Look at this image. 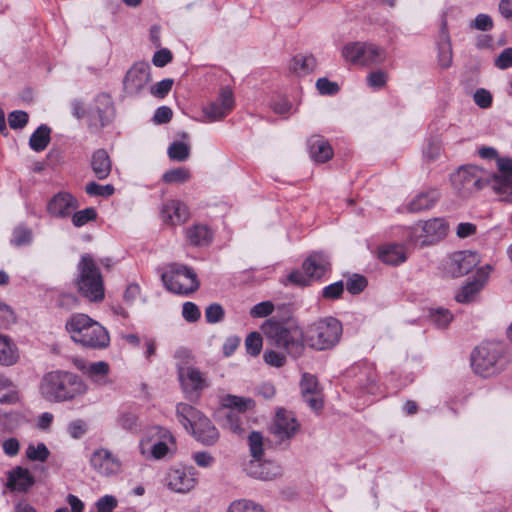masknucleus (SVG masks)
<instances>
[{"instance_id":"393cba45","label":"nucleus","mask_w":512,"mask_h":512,"mask_svg":"<svg viewBox=\"0 0 512 512\" xmlns=\"http://www.w3.org/2000/svg\"><path fill=\"white\" fill-rule=\"evenodd\" d=\"M303 270L312 279L321 278L330 268V263L323 253L311 254L303 263Z\"/></svg>"},{"instance_id":"4468645a","label":"nucleus","mask_w":512,"mask_h":512,"mask_svg":"<svg viewBox=\"0 0 512 512\" xmlns=\"http://www.w3.org/2000/svg\"><path fill=\"white\" fill-rule=\"evenodd\" d=\"M178 375L183 391L191 399L198 398L201 391L207 387L206 378L195 367L182 366L178 370Z\"/></svg>"},{"instance_id":"b1692460","label":"nucleus","mask_w":512,"mask_h":512,"mask_svg":"<svg viewBox=\"0 0 512 512\" xmlns=\"http://www.w3.org/2000/svg\"><path fill=\"white\" fill-rule=\"evenodd\" d=\"M246 473L256 479L272 480L281 474V468L278 464L272 461L250 460L245 465Z\"/></svg>"},{"instance_id":"0eeeda50","label":"nucleus","mask_w":512,"mask_h":512,"mask_svg":"<svg viewBox=\"0 0 512 512\" xmlns=\"http://www.w3.org/2000/svg\"><path fill=\"white\" fill-rule=\"evenodd\" d=\"M450 181L456 194L462 198L473 196L488 183L483 171L472 165L459 168L451 174Z\"/></svg>"},{"instance_id":"c9c22d12","label":"nucleus","mask_w":512,"mask_h":512,"mask_svg":"<svg viewBox=\"0 0 512 512\" xmlns=\"http://www.w3.org/2000/svg\"><path fill=\"white\" fill-rule=\"evenodd\" d=\"M317 62L313 55H296L289 64V69L299 75L304 76L314 71Z\"/></svg>"},{"instance_id":"e433bc0d","label":"nucleus","mask_w":512,"mask_h":512,"mask_svg":"<svg viewBox=\"0 0 512 512\" xmlns=\"http://www.w3.org/2000/svg\"><path fill=\"white\" fill-rule=\"evenodd\" d=\"M19 401V393L10 378L0 372V403L15 404Z\"/></svg>"},{"instance_id":"cd10ccee","label":"nucleus","mask_w":512,"mask_h":512,"mask_svg":"<svg viewBox=\"0 0 512 512\" xmlns=\"http://www.w3.org/2000/svg\"><path fill=\"white\" fill-rule=\"evenodd\" d=\"M438 63L442 68H448L452 63V48L447 22L445 20L442 22L439 34Z\"/></svg>"},{"instance_id":"de8ad7c7","label":"nucleus","mask_w":512,"mask_h":512,"mask_svg":"<svg viewBox=\"0 0 512 512\" xmlns=\"http://www.w3.org/2000/svg\"><path fill=\"white\" fill-rule=\"evenodd\" d=\"M263 345V340L259 332H251L245 339V349L251 356L260 354Z\"/></svg>"},{"instance_id":"20e7f679","label":"nucleus","mask_w":512,"mask_h":512,"mask_svg":"<svg viewBox=\"0 0 512 512\" xmlns=\"http://www.w3.org/2000/svg\"><path fill=\"white\" fill-rule=\"evenodd\" d=\"M176 417L183 427L204 445H213L219 433L211 421L195 407L187 403L176 406Z\"/></svg>"},{"instance_id":"f704fd0d","label":"nucleus","mask_w":512,"mask_h":512,"mask_svg":"<svg viewBox=\"0 0 512 512\" xmlns=\"http://www.w3.org/2000/svg\"><path fill=\"white\" fill-rule=\"evenodd\" d=\"M97 102L101 104V107L97 105L91 110V118L98 121L101 126H105L111 121L113 116L110 97L107 95H101L97 98Z\"/></svg>"},{"instance_id":"4c0bfd02","label":"nucleus","mask_w":512,"mask_h":512,"mask_svg":"<svg viewBox=\"0 0 512 512\" xmlns=\"http://www.w3.org/2000/svg\"><path fill=\"white\" fill-rule=\"evenodd\" d=\"M222 405L224 408L229 409V411H238L243 413L245 411L251 410L255 406V402L251 398L239 397L235 395H226L222 398Z\"/></svg>"},{"instance_id":"49530a36","label":"nucleus","mask_w":512,"mask_h":512,"mask_svg":"<svg viewBox=\"0 0 512 512\" xmlns=\"http://www.w3.org/2000/svg\"><path fill=\"white\" fill-rule=\"evenodd\" d=\"M25 454L31 461L45 462L50 456V451L44 443H31L27 446Z\"/></svg>"},{"instance_id":"0e129e2a","label":"nucleus","mask_w":512,"mask_h":512,"mask_svg":"<svg viewBox=\"0 0 512 512\" xmlns=\"http://www.w3.org/2000/svg\"><path fill=\"white\" fill-rule=\"evenodd\" d=\"M470 26L479 31H489L493 28V20L487 14H478Z\"/></svg>"},{"instance_id":"4be33fe9","label":"nucleus","mask_w":512,"mask_h":512,"mask_svg":"<svg viewBox=\"0 0 512 512\" xmlns=\"http://www.w3.org/2000/svg\"><path fill=\"white\" fill-rule=\"evenodd\" d=\"M35 484V478L24 467L16 466L7 472L6 487L11 492L27 493Z\"/></svg>"},{"instance_id":"ea45409f","label":"nucleus","mask_w":512,"mask_h":512,"mask_svg":"<svg viewBox=\"0 0 512 512\" xmlns=\"http://www.w3.org/2000/svg\"><path fill=\"white\" fill-rule=\"evenodd\" d=\"M51 129L47 125L39 126L30 136L29 145L36 152L43 151L50 142Z\"/></svg>"},{"instance_id":"c03bdc74","label":"nucleus","mask_w":512,"mask_h":512,"mask_svg":"<svg viewBox=\"0 0 512 512\" xmlns=\"http://www.w3.org/2000/svg\"><path fill=\"white\" fill-rule=\"evenodd\" d=\"M227 512H266L264 508L249 499H237L230 503Z\"/></svg>"},{"instance_id":"6e6d98bb","label":"nucleus","mask_w":512,"mask_h":512,"mask_svg":"<svg viewBox=\"0 0 512 512\" xmlns=\"http://www.w3.org/2000/svg\"><path fill=\"white\" fill-rule=\"evenodd\" d=\"M88 195L91 196H110L114 193V187L112 185H99L96 182H90L85 188Z\"/></svg>"},{"instance_id":"09e8293b","label":"nucleus","mask_w":512,"mask_h":512,"mask_svg":"<svg viewBox=\"0 0 512 512\" xmlns=\"http://www.w3.org/2000/svg\"><path fill=\"white\" fill-rule=\"evenodd\" d=\"M224 426L235 434H241L244 432L243 421L234 411H227L224 419Z\"/></svg>"},{"instance_id":"7c9ffc66","label":"nucleus","mask_w":512,"mask_h":512,"mask_svg":"<svg viewBox=\"0 0 512 512\" xmlns=\"http://www.w3.org/2000/svg\"><path fill=\"white\" fill-rule=\"evenodd\" d=\"M19 360V350L12 339L0 334V365L9 367Z\"/></svg>"},{"instance_id":"aec40b11","label":"nucleus","mask_w":512,"mask_h":512,"mask_svg":"<svg viewBox=\"0 0 512 512\" xmlns=\"http://www.w3.org/2000/svg\"><path fill=\"white\" fill-rule=\"evenodd\" d=\"M302 396L311 409L319 411L323 407V394L317 378L304 373L300 383Z\"/></svg>"},{"instance_id":"72a5a7b5","label":"nucleus","mask_w":512,"mask_h":512,"mask_svg":"<svg viewBox=\"0 0 512 512\" xmlns=\"http://www.w3.org/2000/svg\"><path fill=\"white\" fill-rule=\"evenodd\" d=\"M378 255L381 261L389 265H398L406 260V252L403 246L398 244L382 246Z\"/></svg>"},{"instance_id":"1a4fd4ad","label":"nucleus","mask_w":512,"mask_h":512,"mask_svg":"<svg viewBox=\"0 0 512 512\" xmlns=\"http://www.w3.org/2000/svg\"><path fill=\"white\" fill-rule=\"evenodd\" d=\"M161 278L165 287L177 294H189L199 287L196 274L184 265L170 264Z\"/></svg>"},{"instance_id":"3c124183","label":"nucleus","mask_w":512,"mask_h":512,"mask_svg":"<svg viewBox=\"0 0 512 512\" xmlns=\"http://www.w3.org/2000/svg\"><path fill=\"white\" fill-rule=\"evenodd\" d=\"M88 430L87 423L82 419H76L71 421L67 426V432L73 439L82 438Z\"/></svg>"},{"instance_id":"603ef678","label":"nucleus","mask_w":512,"mask_h":512,"mask_svg":"<svg viewBox=\"0 0 512 512\" xmlns=\"http://www.w3.org/2000/svg\"><path fill=\"white\" fill-rule=\"evenodd\" d=\"M118 425L128 431H136L138 428V417L132 412H123L117 419Z\"/></svg>"},{"instance_id":"c756f323","label":"nucleus","mask_w":512,"mask_h":512,"mask_svg":"<svg viewBox=\"0 0 512 512\" xmlns=\"http://www.w3.org/2000/svg\"><path fill=\"white\" fill-rule=\"evenodd\" d=\"M91 167L99 180L106 179L112 169V163L106 150L98 149L92 155Z\"/></svg>"},{"instance_id":"f257e3e1","label":"nucleus","mask_w":512,"mask_h":512,"mask_svg":"<svg viewBox=\"0 0 512 512\" xmlns=\"http://www.w3.org/2000/svg\"><path fill=\"white\" fill-rule=\"evenodd\" d=\"M39 390L50 402H64L84 395L88 387L76 374L66 371H51L45 374Z\"/></svg>"},{"instance_id":"e2e57ef3","label":"nucleus","mask_w":512,"mask_h":512,"mask_svg":"<svg viewBox=\"0 0 512 512\" xmlns=\"http://www.w3.org/2000/svg\"><path fill=\"white\" fill-rule=\"evenodd\" d=\"M316 87L322 95H333L339 90L338 84L328 80L327 78H319L316 82Z\"/></svg>"},{"instance_id":"f3484780","label":"nucleus","mask_w":512,"mask_h":512,"mask_svg":"<svg viewBox=\"0 0 512 512\" xmlns=\"http://www.w3.org/2000/svg\"><path fill=\"white\" fill-rule=\"evenodd\" d=\"M479 262L476 252L460 251L450 257L446 269L452 277H461L468 274Z\"/></svg>"},{"instance_id":"37998d69","label":"nucleus","mask_w":512,"mask_h":512,"mask_svg":"<svg viewBox=\"0 0 512 512\" xmlns=\"http://www.w3.org/2000/svg\"><path fill=\"white\" fill-rule=\"evenodd\" d=\"M426 227L424 221H419L410 227L408 232V242L415 246H427L430 242H424L426 240Z\"/></svg>"},{"instance_id":"2f4dec72","label":"nucleus","mask_w":512,"mask_h":512,"mask_svg":"<svg viewBox=\"0 0 512 512\" xmlns=\"http://www.w3.org/2000/svg\"><path fill=\"white\" fill-rule=\"evenodd\" d=\"M424 223L426 227L424 242H430V245L442 240L448 233V223L444 218H433Z\"/></svg>"},{"instance_id":"58836bf2","label":"nucleus","mask_w":512,"mask_h":512,"mask_svg":"<svg viewBox=\"0 0 512 512\" xmlns=\"http://www.w3.org/2000/svg\"><path fill=\"white\" fill-rule=\"evenodd\" d=\"M188 241L195 246H203L210 243L212 233L205 225H195L186 232Z\"/></svg>"},{"instance_id":"6e6552de","label":"nucleus","mask_w":512,"mask_h":512,"mask_svg":"<svg viewBox=\"0 0 512 512\" xmlns=\"http://www.w3.org/2000/svg\"><path fill=\"white\" fill-rule=\"evenodd\" d=\"M502 347L497 343H484L476 347L471 355L474 372L482 377H490L500 371Z\"/></svg>"},{"instance_id":"473e14b6","label":"nucleus","mask_w":512,"mask_h":512,"mask_svg":"<svg viewBox=\"0 0 512 512\" xmlns=\"http://www.w3.org/2000/svg\"><path fill=\"white\" fill-rule=\"evenodd\" d=\"M80 370L98 386L108 383L109 365L104 361L88 363V366L80 367Z\"/></svg>"},{"instance_id":"423d86ee","label":"nucleus","mask_w":512,"mask_h":512,"mask_svg":"<svg viewBox=\"0 0 512 512\" xmlns=\"http://www.w3.org/2000/svg\"><path fill=\"white\" fill-rule=\"evenodd\" d=\"M78 291L91 302H101L105 296L101 272L90 255H83L78 264Z\"/></svg>"},{"instance_id":"c85d7f7f","label":"nucleus","mask_w":512,"mask_h":512,"mask_svg":"<svg viewBox=\"0 0 512 512\" xmlns=\"http://www.w3.org/2000/svg\"><path fill=\"white\" fill-rule=\"evenodd\" d=\"M440 198L438 189H429L418 193L409 203L408 210L411 212H419L425 209H430Z\"/></svg>"},{"instance_id":"5701e85b","label":"nucleus","mask_w":512,"mask_h":512,"mask_svg":"<svg viewBox=\"0 0 512 512\" xmlns=\"http://www.w3.org/2000/svg\"><path fill=\"white\" fill-rule=\"evenodd\" d=\"M77 207L78 202L73 195L68 192H59L48 202L47 211L54 217L65 218L70 216Z\"/></svg>"},{"instance_id":"bf43d9fd","label":"nucleus","mask_w":512,"mask_h":512,"mask_svg":"<svg viewBox=\"0 0 512 512\" xmlns=\"http://www.w3.org/2000/svg\"><path fill=\"white\" fill-rule=\"evenodd\" d=\"M224 317V309L221 305L214 303L205 310V318L208 323L220 322Z\"/></svg>"},{"instance_id":"052dcab7","label":"nucleus","mask_w":512,"mask_h":512,"mask_svg":"<svg viewBox=\"0 0 512 512\" xmlns=\"http://www.w3.org/2000/svg\"><path fill=\"white\" fill-rule=\"evenodd\" d=\"M182 316L186 321L192 323L200 318L201 312L195 303L185 302L182 307Z\"/></svg>"},{"instance_id":"dca6fc26","label":"nucleus","mask_w":512,"mask_h":512,"mask_svg":"<svg viewBox=\"0 0 512 512\" xmlns=\"http://www.w3.org/2000/svg\"><path fill=\"white\" fill-rule=\"evenodd\" d=\"M234 97L232 91L225 87L221 89L218 98L203 107L204 116L209 122L223 119L234 108Z\"/></svg>"},{"instance_id":"9d476101","label":"nucleus","mask_w":512,"mask_h":512,"mask_svg":"<svg viewBox=\"0 0 512 512\" xmlns=\"http://www.w3.org/2000/svg\"><path fill=\"white\" fill-rule=\"evenodd\" d=\"M342 56L354 65L371 66L382 63L386 53L384 49L373 43L351 42L343 47Z\"/></svg>"},{"instance_id":"69168bd1","label":"nucleus","mask_w":512,"mask_h":512,"mask_svg":"<svg viewBox=\"0 0 512 512\" xmlns=\"http://www.w3.org/2000/svg\"><path fill=\"white\" fill-rule=\"evenodd\" d=\"M474 102L483 109L489 108L492 104V95L491 93L483 88H480L475 91L473 95Z\"/></svg>"},{"instance_id":"774afa93","label":"nucleus","mask_w":512,"mask_h":512,"mask_svg":"<svg viewBox=\"0 0 512 512\" xmlns=\"http://www.w3.org/2000/svg\"><path fill=\"white\" fill-rule=\"evenodd\" d=\"M494 63L497 68L503 70L512 67V47L504 49Z\"/></svg>"},{"instance_id":"bb28decb","label":"nucleus","mask_w":512,"mask_h":512,"mask_svg":"<svg viewBox=\"0 0 512 512\" xmlns=\"http://www.w3.org/2000/svg\"><path fill=\"white\" fill-rule=\"evenodd\" d=\"M308 145L310 156L316 162L324 163L333 156L331 145L321 136H312Z\"/></svg>"},{"instance_id":"f8f14e48","label":"nucleus","mask_w":512,"mask_h":512,"mask_svg":"<svg viewBox=\"0 0 512 512\" xmlns=\"http://www.w3.org/2000/svg\"><path fill=\"white\" fill-rule=\"evenodd\" d=\"M496 166L490 185L501 201L512 203V158L498 157Z\"/></svg>"},{"instance_id":"a18cd8bd","label":"nucleus","mask_w":512,"mask_h":512,"mask_svg":"<svg viewBox=\"0 0 512 512\" xmlns=\"http://www.w3.org/2000/svg\"><path fill=\"white\" fill-rule=\"evenodd\" d=\"M167 153L171 160L183 162L190 155V146L187 143L175 141L171 143Z\"/></svg>"},{"instance_id":"a211bd4d","label":"nucleus","mask_w":512,"mask_h":512,"mask_svg":"<svg viewBox=\"0 0 512 512\" xmlns=\"http://www.w3.org/2000/svg\"><path fill=\"white\" fill-rule=\"evenodd\" d=\"M491 267L489 265L480 268L472 281L467 282L456 294L455 299L459 303L474 301L488 281Z\"/></svg>"},{"instance_id":"13d9d810","label":"nucleus","mask_w":512,"mask_h":512,"mask_svg":"<svg viewBox=\"0 0 512 512\" xmlns=\"http://www.w3.org/2000/svg\"><path fill=\"white\" fill-rule=\"evenodd\" d=\"M441 145L438 140H430L423 149V156L428 161L438 159L441 154Z\"/></svg>"},{"instance_id":"680f3d73","label":"nucleus","mask_w":512,"mask_h":512,"mask_svg":"<svg viewBox=\"0 0 512 512\" xmlns=\"http://www.w3.org/2000/svg\"><path fill=\"white\" fill-rule=\"evenodd\" d=\"M263 359L268 365L277 368L284 366L286 363V357L282 353L274 350H267L263 354Z\"/></svg>"},{"instance_id":"2eb2a0df","label":"nucleus","mask_w":512,"mask_h":512,"mask_svg":"<svg viewBox=\"0 0 512 512\" xmlns=\"http://www.w3.org/2000/svg\"><path fill=\"white\" fill-rule=\"evenodd\" d=\"M150 66L146 62L135 63L126 73L123 84L130 95L139 94L150 82Z\"/></svg>"},{"instance_id":"412c9836","label":"nucleus","mask_w":512,"mask_h":512,"mask_svg":"<svg viewBox=\"0 0 512 512\" xmlns=\"http://www.w3.org/2000/svg\"><path fill=\"white\" fill-rule=\"evenodd\" d=\"M166 483L171 490L186 493L196 486L197 478L192 469H172L166 476Z\"/></svg>"},{"instance_id":"f03ea898","label":"nucleus","mask_w":512,"mask_h":512,"mask_svg":"<svg viewBox=\"0 0 512 512\" xmlns=\"http://www.w3.org/2000/svg\"><path fill=\"white\" fill-rule=\"evenodd\" d=\"M65 329L70 338L83 347L103 349L110 343L106 328L83 313L72 314L66 321Z\"/></svg>"},{"instance_id":"338daca9","label":"nucleus","mask_w":512,"mask_h":512,"mask_svg":"<svg viewBox=\"0 0 512 512\" xmlns=\"http://www.w3.org/2000/svg\"><path fill=\"white\" fill-rule=\"evenodd\" d=\"M367 285V281L363 276L354 275L347 283L346 288L352 294H358L364 290Z\"/></svg>"},{"instance_id":"5fc2aeb1","label":"nucleus","mask_w":512,"mask_h":512,"mask_svg":"<svg viewBox=\"0 0 512 512\" xmlns=\"http://www.w3.org/2000/svg\"><path fill=\"white\" fill-rule=\"evenodd\" d=\"M29 116L25 111L16 110L8 115L9 126L12 129H22L28 123Z\"/></svg>"},{"instance_id":"4d7b16f0","label":"nucleus","mask_w":512,"mask_h":512,"mask_svg":"<svg viewBox=\"0 0 512 512\" xmlns=\"http://www.w3.org/2000/svg\"><path fill=\"white\" fill-rule=\"evenodd\" d=\"M274 311V305L271 301H263L254 305L250 310V315L254 318H262L270 315Z\"/></svg>"},{"instance_id":"a19ab883","label":"nucleus","mask_w":512,"mask_h":512,"mask_svg":"<svg viewBox=\"0 0 512 512\" xmlns=\"http://www.w3.org/2000/svg\"><path fill=\"white\" fill-rule=\"evenodd\" d=\"M248 446L251 460H259L264 456V437L258 431H252L248 436Z\"/></svg>"},{"instance_id":"864d4df0","label":"nucleus","mask_w":512,"mask_h":512,"mask_svg":"<svg viewBox=\"0 0 512 512\" xmlns=\"http://www.w3.org/2000/svg\"><path fill=\"white\" fill-rule=\"evenodd\" d=\"M96 218V211L94 208H86L81 211L75 212L72 216V222L76 227H81L91 220Z\"/></svg>"},{"instance_id":"7ed1b4c3","label":"nucleus","mask_w":512,"mask_h":512,"mask_svg":"<svg viewBox=\"0 0 512 512\" xmlns=\"http://www.w3.org/2000/svg\"><path fill=\"white\" fill-rule=\"evenodd\" d=\"M262 330L270 343L284 350L293 358H298L305 351V331L298 326H284L281 323L267 321Z\"/></svg>"},{"instance_id":"9b49d317","label":"nucleus","mask_w":512,"mask_h":512,"mask_svg":"<svg viewBox=\"0 0 512 512\" xmlns=\"http://www.w3.org/2000/svg\"><path fill=\"white\" fill-rule=\"evenodd\" d=\"M301 425L295 415L284 408H279L269 427L270 434L279 443H289L300 431Z\"/></svg>"},{"instance_id":"39448f33","label":"nucleus","mask_w":512,"mask_h":512,"mask_svg":"<svg viewBox=\"0 0 512 512\" xmlns=\"http://www.w3.org/2000/svg\"><path fill=\"white\" fill-rule=\"evenodd\" d=\"M342 335V324L334 317L319 319L305 329V342L308 347L317 351L333 348Z\"/></svg>"},{"instance_id":"6ab92c4d","label":"nucleus","mask_w":512,"mask_h":512,"mask_svg":"<svg viewBox=\"0 0 512 512\" xmlns=\"http://www.w3.org/2000/svg\"><path fill=\"white\" fill-rule=\"evenodd\" d=\"M151 439L155 441L150 447V453L154 459H162L176 448L175 438L164 428L154 427L151 430Z\"/></svg>"},{"instance_id":"ddd939ff","label":"nucleus","mask_w":512,"mask_h":512,"mask_svg":"<svg viewBox=\"0 0 512 512\" xmlns=\"http://www.w3.org/2000/svg\"><path fill=\"white\" fill-rule=\"evenodd\" d=\"M89 463L91 468L103 477L116 476L123 469L120 457L106 447L95 449L90 456Z\"/></svg>"},{"instance_id":"a878e982","label":"nucleus","mask_w":512,"mask_h":512,"mask_svg":"<svg viewBox=\"0 0 512 512\" xmlns=\"http://www.w3.org/2000/svg\"><path fill=\"white\" fill-rule=\"evenodd\" d=\"M161 214L166 223L178 224L187 220L188 209L178 200H169L163 205Z\"/></svg>"},{"instance_id":"8fccbe9b","label":"nucleus","mask_w":512,"mask_h":512,"mask_svg":"<svg viewBox=\"0 0 512 512\" xmlns=\"http://www.w3.org/2000/svg\"><path fill=\"white\" fill-rule=\"evenodd\" d=\"M430 317L432 322L440 328L447 327L453 319L450 311L443 308H438L431 311Z\"/></svg>"},{"instance_id":"79ce46f5","label":"nucleus","mask_w":512,"mask_h":512,"mask_svg":"<svg viewBox=\"0 0 512 512\" xmlns=\"http://www.w3.org/2000/svg\"><path fill=\"white\" fill-rule=\"evenodd\" d=\"M191 178V172L186 167H178L175 169H171L166 171L163 176V182L167 184H182Z\"/></svg>"}]
</instances>
